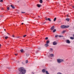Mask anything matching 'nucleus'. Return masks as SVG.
Instances as JSON below:
<instances>
[{"label": "nucleus", "mask_w": 74, "mask_h": 74, "mask_svg": "<svg viewBox=\"0 0 74 74\" xmlns=\"http://www.w3.org/2000/svg\"><path fill=\"white\" fill-rule=\"evenodd\" d=\"M19 71L18 74H25L26 72V71L23 67H21L18 68Z\"/></svg>", "instance_id": "f257e3e1"}, {"label": "nucleus", "mask_w": 74, "mask_h": 74, "mask_svg": "<svg viewBox=\"0 0 74 74\" xmlns=\"http://www.w3.org/2000/svg\"><path fill=\"white\" fill-rule=\"evenodd\" d=\"M57 61L58 63H61V62H63V59H59L57 60Z\"/></svg>", "instance_id": "f03ea898"}, {"label": "nucleus", "mask_w": 74, "mask_h": 74, "mask_svg": "<svg viewBox=\"0 0 74 74\" xmlns=\"http://www.w3.org/2000/svg\"><path fill=\"white\" fill-rule=\"evenodd\" d=\"M53 45H55L57 44V42L56 41H54L53 42Z\"/></svg>", "instance_id": "7ed1b4c3"}, {"label": "nucleus", "mask_w": 74, "mask_h": 74, "mask_svg": "<svg viewBox=\"0 0 74 74\" xmlns=\"http://www.w3.org/2000/svg\"><path fill=\"white\" fill-rule=\"evenodd\" d=\"M66 43H67V44H70V40H66Z\"/></svg>", "instance_id": "20e7f679"}, {"label": "nucleus", "mask_w": 74, "mask_h": 74, "mask_svg": "<svg viewBox=\"0 0 74 74\" xmlns=\"http://www.w3.org/2000/svg\"><path fill=\"white\" fill-rule=\"evenodd\" d=\"M60 27L61 29H65V25H61V26Z\"/></svg>", "instance_id": "39448f33"}, {"label": "nucleus", "mask_w": 74, "mask_h": 74, "mask_svg": "<svg viewBox=\"0 0 74 74\" xmlns=\"http://www.w3.org/2000/svg\"><path fill=\"white\" fill-rule=\"evenodd\" d=\"M37 6L38 7H39V8H40L41 7V5L40 4H37Z\"/></svg>", "instance_id": "423d86ee"}, {"label": "nucleus", "mask_w": 74, "mask_h": 74, "mask_svg": "<svg viewBox=\"0 0 74 74\" xmlns=\"http://www.w3.org/2000/svg\"><path fill=\"white\" fill-rule=\"evenodd\" d=\"M46 21H49L50 22H51V20L49 18H48L47 19V18L46 19Z\"/></svg>", "instance_id": "0eeeda50"}, {"label": "nucleus", "mask_w": 74, "mask_h": 74, "mask_svg": "<svg viewBox=\"0 0 74 74\" xmlns=\"http://www.w3.org/2000/svg\"><path fill=\"white\" fill-rule=\"evenodd\" d=\"M54 29V26H53L50 29L51 30H53Z\"/></svg>", "instance_id": "6e6552de"}, {"label": "nucleus", "mask_w": 74, "mask_h": 74, "mask_svg": "<svg viewBox=\"0 0 74 74\" xmlns=\"http://www.w3.org/2000/svg\"><path fill=\"white\" fill-rule=\"evenodd\" d=\"M66 21H67V22H69L70 21V18H66Z\"/></svg>", "instance_id": "1a4fd4ad"}, {"label": "nucleus", "mask_w": 74, "mask_h": 74, "mask_svg": "<svg viewBox=\"0 0 74 74\" xmlns=\"http://www.w3.org/2000/svg\"><path fill=\"white\" fill-rule=\"evenodd\" d=\"M11 7H12L13 9H15V7L14 6H13V5H10Z\"/></svg>", "instance_id": "9d476101"}, {"label": "nucleus", "mask_w": 74, "mask_h": 74, "mask_svg": "<svg viewBox=\"0 0 74 74\" xmlns=\"http://www.w3.org/2000/svg\"><path fill=\"white\" fill-rule=\"evenodd\" d=\"M42 73H45V69H43L42 70Z\"/></svg>", "instance_id": "9b49d317"}, {"label": "nucleus", "mask_w": 74, "mask_h": 74, "mask_svg": "<svg viewBox=\"0 0 74 74\" xmlns=\"http://www.w3.org/2000/svg\"><path fill=\"white\" fill-rule=\"evenodd\" d=\"M45 47H48L49 46V45L48 44H46L45 45Z\"/></svg>", "instance_id": "f8f14e48"}, {"label": "nucleus", "mask_w": 74, "mask_h": 74, "mask_svg": "<svg viewBox=\"0 0 74 74\" xmlns=\"http://www.w3.org/2000/svg\"><path fill=\"white\" fill-rule=\"evenodd\" d=\"M70 39H71V40H74V38L72 37H70Z\"/></svg>", "instance_id": "ddd939ff"}, {"label": "nucleus", "mask_w": 74, "mask_h": 74, "mask_svg": "<svg viewBox=\"0 0 74 74\" xmlns=\"http://www.w3.org/2000/svg\"><path fill=\"white\" fill-rule=\"evenodd\" d=\"M49 40H47L46 42V44H49Z\"/></svg>", "instance_id": "4468645a"}, {"label": "nucleus", "mask_w": 74, "mask_h": 74, "mask_svg": "<svg viewBox=\"0 0 74 74\" xmlns=\"http://www.w3.org/2000/svg\"><path fill=\"white\" fill-rule=\"evenodd\" d=\"M68 27H69V25L65 26V28H68Z\"/></svg>", "instance_id": "2eb2a0df"}, {"label": "nucleus", "mask_w": 74, "mask_h": 74, "mask_svg": "<svg viewBox=\"0 0 74 74\" xmlns=\"http://www.w3.org/2000/svg\"><path fill=\"white\" fill-rule=\"evenodd\" d=\"M56 29H54L53 30V33H55V32H56Z\"/></svg>", "instance_id": "dca6fc26"}, {"label": "nucleus", "mask_w": 74, "mask_h": 74, "mask_svg": "<svg viewBox=\"0 0 74 74\" xmlns=\"http://www.w3.org/2000/svg\"><path fill=\"white\" fill-rule=\"evenodd\" d=\"M65 33V31H63L62 32V34H64Z\"/></svg>", "instance_id": "f3484780"}, {"label": "nucleus", "mask_w": 74, "mask_h": 74, "mask_svg": "<svg viewBox=\"0 0 74 74\" xmlns=\"http://www.w3.org/2000/svg\"><path fill=\"white\" fill-rule=\"evenodd\" d=\"M45 73H46V74H49V73H48V72L47 71H46Z\"/></svg>", "instance_id": "a211bd4d"}, {"label": "nucleus", "mask_w": 74, "mask_h": 74, "mask_svg": "<svg viewBox=\"0 0 74 74\" xmlns=\"http://www.w3.org/2000/svg\"><path fill=\"white\" fill-rule=\"evenodd\" d=\"M50 56L51 57H53L54 55L53 54H50Z\"/></svg>", "instance_id": "6ab92c4d"}, {"label": "nucleus", "mask_w": 74, "mask_h": 74, "mask_svg": "<svg viewBox=\"0 0 74 74\" xmlns=\"http://www.w3.org/2000/svg\"><path fill=\"white\" fill-rule=\"evenodd\" d=\"M40 3H42V0H40Z\"/></svg>", "instance_id": "aec40b11"}, {"label": "nucleus", "mask_w": 74, "mask_h": 74, "mask_svg": "<svg viewBox=\"0 0 74 74\" xmlns=\"http://www.w3.org/2000/svg\"><path fill=\"white\" fill-rule=\"evenodd\" d=\"M58 37H63L64 36H63L60 35Z\"/></svg>", "instance_id": "412c9836"}, {"label": "nucleus", "mask_w": 74, "mask_h": 74, "mask_svg": "<svg viewBox=\"0 0 74 74\" xmlns=\"http://www.w3.org/2000/svg\"><path fill=\"white\" fill-rule=\"evenodd\" d=\"M50 51H51V52H52L53 51V49L52 48H50Z\"/></svg>", "instance_id": "4be33fe9"}, {"label": "nucleus", "mask_w": 74, "mask_h": 74, "mask_svg": "<svg viewBox=\"0 0 74 74\" xmlns=\"http://www.w3.org/2000/svg\"><path fill=\"white\" fill-rule=\"evenodd\" d=\"M56 20V17L54 19V21L55 22Z\"/></svg>", "instance_id": "5701e85b"}, {"label": "nucleus", "mask_w": 74, "mask_h": 74, "mask_svg": "<svg viewBox=\"0 0 74 74\" xmlns=\"http://www.w3.org/2000/svg\"><path fill=\"white\" fill-rule=\"evenodd\" d=\"M26 55L27 56H29V54H26Z\"/></svg>", "instance_id": "b1692460"}, {"label": "nucleus", "mask_w": 74, "mask_h": 74, "mask_svg": "<svg viewBox=\"0 0 74 74\" xmlns=\"http://www.w3.org/2000/svg\"><path fill=\"white\" fill-rule=\"evenodd\" d=\"M20 51H21V52H23V49L21 50Z\"/></svg>", "instance_id": "393cba45"}, {"label": "nucleus", "mask_w": 74, "mask_h": 74, "mask_svg": "<svg viewBox=\"0 0 74 74\" xmlns=\"http://www.w3.org/2000/svg\"><path fill=\"white\" fill-rule=\"evenodd\" d=\"M7 9L8 10H10V8L9 7H8L7 8Z\"/></svg>", "instance_id": "a878e982"}, {"label": "nucleus", "mask_w": 74, "mask_h": 74, "mask_svg": "<svg viewBox=\"0 0 74 74\" xmlns=\"http://www.w3.org/2000/svg\"><path fill=\"white\" fill-rule=\"evenodd\" d=\"M8 38V37L7 36V37H5V39H7Z\"/></svg>", "instance_id": "bb28decb"}, {"label": "nucleus", "mask_w": 74, "mask_h": 74, "mask_svg": "<svg viewBox=\"0 0 74 74\" xmlns=\"http://www.w3.org/2000/svg\"><path fill=\"white\" fill-rule=\"evenodd\" d=\"M45 40H48V37H46V38H45Z\"/></svg>", "instance_id": "cd10ccee"}, {"label": "nucleus", "mask_w": 74, "mask_h": 74, "mask_svg": "<svg viewBox=\"0 0 74 74\" xmlns=\"http://www.w3.org/2000/svg\"><path fill=\"white\" fill-rule=\"evenodd\" d=\"M25 62H26V63H27V62H28V60H26L25 61Z\"/></svg>", "instance_id": "c85d7f7f"}, {"label": "nucleus", "mask_w": 74, "mask_h": 74, "mask_svg": "<svg viewBox=\"0 0 74 74\" xmlns=\"http://www.w3.org/2000/svg\"><path fill=\"white\" fill-rule=\"evenodd\" d=\"M26 36V35H25L23 36V37H25Z\"/></svg>", "instance_id": "c756f323"}, {"label": "nucleus", "mask_w": 74, "mask_h": 74, "mask_svg": "<svg viewBox=\"0 0 74 74\" xmlns=\"http://www.w3.org/2000/svg\"><path fill=\"white\" fill-rule=\"evenodd\" d=\"M0 2H3V0H1Z\"/></svg>", "instance_id": "7c9ffc66"}, {"label": "nucleus", "mask_w": 74, "mask_h": 74, "mask_svg": "<svg viewBox=\"0 0 74 74\" xmlns=\"http://www.w3.org/2000/svg\"><path fill=\"white\" fill-rule=\"evenodd\" d=\"M46 23V22H44L43 23V25H44V24H45V23Z\"/></svg>", "instance_id": "2f4dec72"}, {"label": "nucleus", "mask_w": 74, "mask_h": 74, "mask_svg": "<svg viewBox=\"0 0 74 74\" xmlns=\"http://www.w3.org/2000/svg\"><path fill=\"white\" fill-rule=\"evenodd\" d=\"M21 13H22L23 14H25V12H22Z\"/></svg>", "instance_id": "473e14b6"}, {"label": "nucleus", "mask_w": 74, "mask_h": 74, "mask_svg": "<svg viewBox=\"0 0 74 74\" xmlns=\"http://www.w3.org/2000/svg\"><path fill=\"white\" fill-rule=\"evenodd\" d=\"M58 37V35H56L55 36V37Z\"/></svg>", "instance_id": "72a5a7b5"}, {"label": "nucleus", "mask_w": 74, "mask_h": 74, "mask_svg": "<svg viewBox=\"0 0 74 74\" xmlns=\"http://www.w3.org/2000/svg\"><path fill=\"white\" fill-rule=\"evenodd\" d=\"M12 37H14L15 36H14V35H12Z\"/></svg>", "instance_id": "f704fd0d"}, {"label": "nucleus", "mask_w": 74, "mask_h": 74, "mask_svg": "<svg viewBox=\"0 0 74 74\" xmlns=\"http://www.w3.org/2000/svg\"><path fill=\"white\" fill-rule=\"evenodd\" d=\"M69 15H68H68H67V17H69Z\"/></svg>", "instance_id": "c9c22d12"}, {"label": "nucleus", "mask_w": 74, "mask_h": 74, "mask_svg": "<svg viewBox=\"0 0 74 74\" xmlns=\"http://www.w3.org/2000/svg\"><path fill=\"white\" fill-rule=\"evenodd\" d=\"M1 45L0 44V48H1Z\"/></svg>", "instance_id": "e433bc0d"}, {"label": "nucleus", "mask_w": 74, "mask_h": 74, "mask_svg": "<svg viewBox=\"0 0 74 74\" xmlns=\"http://www.w3.org/2000/svg\"><path fill=\"white\" fill-rule=\"evenodd\" d=\"M15 55H16V56H17V55H18V54H15Z\"/></svg>", "instance_id": "4c0bfd02"}, {"label": "nucleus", "mask_w": 74, "mask_h": 74, "mask_svg": "<svg viewBox=\"0 0 74 74\" xmlns=\"http://www.w3.org/2000/svg\"><path fill=\"white\" fill-rule=\"evenodd\" d=\"M21 25H23V23H21Z\"/></svg>", "instance_id": "58836bf2"}, {"label": "nucleus", "mask_w": 74, "mask_h": 74, "mask_svg": "<svg viewBox=\"0 0 74 74\" xmlns=\"http://www.w3.org/2000/svg\"><path fill=\"white\" fill-rule=\"evenodd\" d=\"M19 37H17V38H19Z\"/></svg>", "instance_id": "ea45409f"}, {"label": "nucleus", "mask_w": 74, "mask_h": 74, "mask_svg": "<svg viewBox=\"0 0 74 74\" xmlns=\"http://www.w3.org/2000/svg\"><path fill=\"white\" fill-rule=\"evenodd\" d=\"M0 17H2V16L0 15Z\"/></svg>", "instance_id": "a19ab883"}, {"label": "nucleus", "mask_w": 74, "mask_h": 74, "mask_svg": "<svg viewBox=\"0 0 74 74\" xmlns=\"http://www.w3.org/2000/svg\"><path fill=\"white\" fill-rule=\"evenodd\" d=\"M73 8H74V6H73Z\"/></svg>", "instance_id": "79ce46f5"}, {"label": "nucleus", "mask_w": 74, "mask_h": 74, "mask_svg": "<svg viewBox=\"0 0 74 74\" xmlns=\"http://www.w3.org/2000/svg\"><path fill=\"white\" fill-rule=\"evenodd\" d=\"M4 30H5V31L6 29H4Z\"/></svg>", "instance_id": "37998d69"}, {"label": "nucleus", "mask_w": 74, "mask_h": 74, "mask_svg": "<svg viewBox=\"0 0 74 74\" xmlns=\"http://www.w3.org/2000/svg\"><path fill=\"white\" fill-rule=\"evenodd\" d=\"M7 34H8V33H7Z\"/></svg>", "instance_id": "c03bdc74"}]
</instances>
